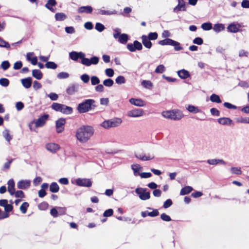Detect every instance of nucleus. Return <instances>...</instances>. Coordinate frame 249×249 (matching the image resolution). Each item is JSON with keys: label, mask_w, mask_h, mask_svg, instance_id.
<instances>
[{"label": "nucleus", "mask_w": 249, "mask_h": 249, "mask_svg": "<svg viewBox=\"0 0 249 249\" xmlns=\"http://www.w3.org/2000/svg\"><path fill=\"white\" fill-rule=\"evenodd\" d=\"M122 122V120L121 118L114 117L105 120L100 125L105 129H109L119 126Z\"/></svg>", "instance_id": "6"}, {"label": "nucleus", "mask_w": 249, "mask_h": 249, "mask_svg": "<svg viewBox=\"0 0 249 249\" xmlns=\"http://www.w3.org/2000/svg\"><path fill=\"white\" fill-rule=\"evenodd\" d=\"M113 36L115 39H117L118 41L123 44H125L129 39V36L125 33H121V30L119 28L113 29Z\"/></svg>", "instance_id": "5"}, {"label": "nucleus", "mask_w": 249, "mask_h": 249, "mask_svg": "<svg viewBox=\"0 0 249 249\" xmlns=\"http://www.w3.org/2000/svg\"><path fill=\"white\" fill-rule=\"evenodd\" d=\"M20 82L22 86L26 89H30L32 86L33 78L29 76L20 79Z\"/></svg>", "instance_id": "21"}, {"label": "nucleus", "mask_w": 249, "mask_h": 249, "mask_svg": "<svg viewBox=\"0 0 249 249\" xmlns=\"http://www.w3.org/2000/svg\"><path fill=\"white\" fill-rule=\"evenodd\" d=\"M7 190L11 196H13L16 193L15 182L13 178L10 179L7 182Z\"/></svg>", "instance_id": "22"}, {"label": "nucleus", "mask_w": 249, "mask_h": 249, "mask_svg": "<svg viewBox=\"0 0 249 249\" xmlns=\"http://www.w3.org/2000/svg\"><path fill=\"white\" fill-rule=\"evenodd\" d=\"M141 38L142 40V45H143L144 47L147 49H150L151 48L152 46V43L149 38H148L146 36V35H143L141 36Z\"/></svg>", "instance_id": "25"}, {"label": "nucleus", "mask_w": 249, "mask_h": 249, "mask_svg": "<svg viewBox=\"0 0 249 249\" xmlns=\"http://www.w3.org/2000/svg\"><path fill=\"white\" fill-rule=\"evenodd\" d=\"M241 27L240 23L233 22L230 23L227 27V31L229 33H236L241 31L239 29Z\"/></svg>", "instance_id": "14"}, {"label": "nucleus", "mask_w": 249, "mask_h": 249, "mask_svg": "<svg viewBox=\"0 0 249 249\" xmlns=\"http://www.w3.org/2000/svg\"><path fill=\"white\" fill-rule=\"evenodd\" d=\"M59 189V186L56 182H53L50 185L49 191L52 193H57Z\"/></svg>", "instance_id": "36"}, {"label": "nucleus", "mask_w": 249, "mask_h": 249, "mask_svg": "<svg viewBox=\"0 0 249 249\" xmlns=\"http://www.w3.org/2000/svg\"><path fill=\"white\" fill-rule=\"evenodd\" d=\"M129 102L131 105L139 107H143L146 105L145 102L141 98H131L129 99Z\"/></svg>", "instance_id": "19"}, {"label": "nucleus", "mask_w": 249, "mask_h": 249, "mask_svg": "<svg viewBox=\"0 0 249 249\" xmlns=\"http://www.w3.org/2000/svg\"><path fill=\"white\" fill-rule=\"evenodd\" d=\"M54 18L56 21H62L65 20L67 16L64 13L58 12L55 14Z\"/></svg>", "instance_id": "35"}, {"label": "nucleus", "mask_w": 249, "mask_h": 249, "mask_svg": "<svg viewBox=\"0 0 249 249\" xmlns=\"http://www.w3.org/2000/svg\"><path fill=\"white\" fill-rule=\"evenodd\" d=\"M146 36L150 40H155L158 37V34L156 32H150L146 35Z\"/></svg>", "instance_id": "52"}, {"label": "nucleus", "mask_w": 249, "mask_h": 249, "mask_svg": "<svg viewBox=\"0 0 249 249\" xmlns=\"http://www.w3.org/2000/svg\"><path fill=\"white\" fill-rule=\"evenodd\" d=\"M186 109L189 112L194 114L202 112L198 107L191 104L188 105L186 107Z\"/></svg>", "instance_id": "28"}, {"label": "nucleus", "mask_w": 249, "mask_h": 249, "mask_svg": "<svg viewBox=\"0 0 249 249\" xmlns=\"http://www.w3.org/2000/svg\"><path fill=\"white\" fill-rule=\"evenodd\" d=\"M76 85L75 84H71L66 89V92L69 95H72L75 92L77 91L76 89Z\"/></svg>", "instance_id": "38"}, {"label": "nucleus", "mask_w": 249, "mask_h": 249, "mask_svg": "<svg viewBox=\"0 0 249 249\" xmlns=\"http://www.w3.org/2000/svg\"><path fill=\"white\" fill-rule=\"evenodd\" d=\"M49 206V204L47 202L43 201L38 204V208L40 210L45 211L47 209Z\"/></svg>", "instance_id": "59"}, {"label": "nucleus", "mask_w": 249, "mask_h": 249, "mask_svg": "<svg viewBox=\"0 0 249 249\" xmlns=\"http://www.w3.org/2000/svg\"><path fill=\"white\" fill-rule=\"evenodd\" d=\"M49 115L47 113H44L42 115L40 116L36 120H33L35 123V128L41 127L43 126L47 120L49 118Z\"/></svg>", "instance_id": "10"}, {"label": "nucleus", "mask_w": 249, "mask_h": 249, "mask_svg": "<svg viewBox=\"0 0 249 249\" xmlns=\"http://www.w3.org/2000/svg\"><path fill=\"white\" fill-rule=\"evenodd\" d=\"M0 47L5 48L7 49H11L10 45L9 42L4 40L1 37H0Z\"/></svg>", "instance_id": "46"}, {"label": "nucleus", "mask_w": 249, "mask_h": 249, "mask_svg": "<svg viewBox=\"0 0 249 249\" xmlns=\"http://www.w3.org/2000/svg\"><path fill=\"white\" fill-rule=\"evenodd\" d=\"M14 195L16 198H23L25 197L24 193L22 190L16 191V193H15Z\"/></svg>", "instance_id": "63"}, {"label": "nucleus", "mask_w": 249, "mask_h": 249, "mask_svg": "<svg viewBox=\"0 0 249 249\" xmlns=\"http://www.w3.org/2000/svg\"><path fill=\"white\" fill-rule=\"evenodd\" d=\"M131 168L133 171L135 176H140L141 173L140 172L142 169V167L139 164L136 163L131 165Z\"/></svg>", "instance_id": "29"}, {"label": "nucleus", "mask_w": 249, "mask_h": 249, "mask_svg": "<svg viewBox=\"0 0 249 249\" xmlns=\"http://www.w3.org/2000/svg\"><path fill=\"white\" fill-rule=\"evenodd\" d=\"M114 83V81L110 78L106 79L103 81V85L107 87H112Z\"/></svg>", "instance_id": "49"}, {"label": "nucleus", "mask_w": 249, "mask_h": 249, "mask_svg": "<svg viewBox=\"0 0 249 249\" xmlns=\"http://www.w3.org/2000/svg\"><path fill=\"white\" fill-rule=\"evenodd\" d=\"M207 162L210 165H216L217 164H226V162L223 159H209L207 160Z\"/></svg>", "instance_id": "33"}, {"label": "nucleus", "mask_w": 249, "mask_h": 249, "mask_svg": "<svg viewBox=\"0 0 249 249\" xmlns=\"http://www.w3.org/2000/svg\"><path fill=\"white\" fill-rule=\"evenodd\" d=\"M213 29L215 32L219 33L225 30V26L224 24L217 23L214 24Z\"/></svg>", "instance_id": "34"}, {"label": "nucleus", "mask_w": 249, "mask_h": 249, "mask_svg": "<svg viewBox=\"0 0 249 249\" xmlns=\"http://www.w3.org/2000/svg\"><path fill=\"white\" fill-rule=\"evenodd\" d=\"M62 106H63L62 104H60V103H56V102H53L52 104L51 107L52 108V109L55 110V111L61 112V109H62Z\"/></svg>", "instance_id": "40"}, {"label": "nucleus", "mask_w": 249, "mask_h": 249, "mask_svg": "<svg viewBox=\"0 0 249 249\" xmlns=\"http://www.w3.org/2000/svg\"><path fill=\"white\" fill-rule=\"evenodd\" d=\"M71 183L78 186L90 188L92 186L93 181L90 178H78L74 181L71 180Z\"/></svg>", "instance_id": "7"}, {"label": "nucleus", "mask_w": 249, "mask_h": 249, "mask_svg": "<svg viewBox=\"0 0 249 249\" xmlns=\"http://www.w3.org/2000/svg\"><path fill=\"white\" fill-rule=\"evenodd\" d=\"M171 34L168 30H164L162 33V37L164 39L159 41L158 44L161 46L170 45L174 47L176 51H180L183 49L180 43L175 40L169 38Z\"/></svg>", "instance_id": "2"}, {"label": "nucleus", "mask_w": 249, "mask_h": 249, "mask_svg": "<svg viewBox=\"0 0 249 249\" xmlns=\"http://www.w3.org/2000/svg\"><path fill=\"white\" fill-rule=\"evenodd\" d=\"M29 204L27 202H23L19 207V210L23 214L26 213Z\"/></svg>", "instance_id": "48"}, {"label": "nucleus", "mask_w": 249, "mask_h": 249, "mask_svg": "<svg viewBox=\"0 0 249 249\" xmlns=\"http://www.w3.org/2000/svg\"><path fill=\"white\" fill-rule=\"evenodd\" d=\"M232 174L239 175L242 174V171L240 167H232L230 169Z\"/></svg>", "instance_id": "61"}, {"label": "nucleus", "mask_w": 249, "mask_h": 249, "mask_svg": "<svg viewBox=\"0 0 249 249\" xmlns=\"http://www.w3.org/2000/svg\"><path fill=\"white\" fill-rule=\"evenodd\" d=\"M66 123V119L64 118H60L55 121V127L58 133H60L64 130V126Z\"/></svg>", "instance_id": "17"}, {"label": "nucleus", "mask_w": 249, "mask_h": 249, "mask_svg": "<svg viewBox=\"0 0 249 249\" xmlns=\"http://www.w3.org/2000/svg\"><path fill=\"white\" fill-rule=\"evenodd\" d=\"M45 67L47 69L55 70L56 69L58 65L56 63L53 61H48L45 64Z\"/></svg>", "instance_id": "44"}, {"label": "nucleus", "mask_w": 249, "mask_h": 249, "mask_svg": "<svg viewBox=\"0 0 249 249\" xmlns=\"http://www.w3.org/2000/svg\"><path fill=\"white\" fill-rule=\"evenodd\" d=\"M1 69L4 71L8 70L10 67V63L8 60L3 61L0 64Z\"/></svg>", "instance_id": "51"}, {"label": "nucleus", "mask_w": 249, "mask_h": 249, "mask_svg": "<svg viewBox=\"0 0 249 249\" xmlns=\"http://www.w3.org/2000/svg\"><path fill=\"white\" fill-rule=\"evenodd\" d=\"M126 48L130 52H136L142 50L143 46L140 42L135 40L133 43H127Z\"/></svg>", "instance_id": "9"}, {"label": "nucleus", "mask_w": 249, "mask_h": 249, "mask_svg": "<svg viewBox=\"0 0 249 249\" xmlns=\"http://www.w3.org/2000/svg\"><path fill=\"white\" fill-rule=\"evenodd\" d=\"M2 135L8 142H9L12 139V136L10 135L9 130L7 129H4L2 132Z\"/></svg>", "instance_id": "43"}, {"label": "nucleus", "mask_w": 249, "mask_h": 249, "mask_svg": "<svg viewBox=\"0 0 249 249\" xmlns=\"http://www.w3.org/2000/svg\"><path fill=\"white\" fill-rule=\"evenodd\" d=\"M115 82L118 85H122L124 84L126 82V79L125 77L123 75H119L115 79Z\"/></svg>", "instance_id": "50"}, {"label": "nucleus", "mask_w": 249, "mask_h": 249, "mask_svg": "<svg viewBox=\"0 0 249 249\" xmlns=\"http://www.w3.org/2000/svg\"><path fill=\"white\" fill-rule=\"evenodd\" d=\"M32 76L37 80H41L43 76V74L40 70L34 69L32 71Z\"/></svg>", "instance_id": "30"}, {"label": "nucleus", "mask_w": 249, "mask_h": 249, "mask_svg": "<svg viewBox=\"0 0 249 249\" xmlns=\"http://www.w3.org/2000/svg\"><path fill=\"white\" fill-rule=\"evenodd\" d=\"M217 122L220 124L223 125L231 126L233 125V121L229 117H221L217 119Z\"/></svg>", "instance_id": "20"}, {"label": "nucleus", "mask_w": 249, "mask_h": 249, "mask_svg": "<svg viewBox=\"0 0 249 249\" xmlns=\"http://www.w3.org/2000/svg\"><path fill=\"white\" fill-rule=\"evenodd\" d=\"M194 190L193 188L190 186H185L182 188L180 191L179 195L180 196H185L190 193L192 191Z\"/></svg>", "instance_id": "32"}, {"label": "nucleus", "mask_w": 249, "mask_h": 249, "mask_svg": "<svg viewBox=\"0 0 249 249\" xmlns=\"http://www.w3.org/2000/svg\"><path fill=\"white\" fill-rule=\"evenodd\" d=\"M4 211L0 215V220L9 217L10 216L9 213H13L14 207L13 205L8 203L4 208Z\"/></svg>", "instance_id": "15"}, {"label": "nucleus", "mask_w": 249, "mask_h": 249, "mask_svg": "<svg viewBox=\"0 0 249 249\" xmlns=\"http://www.w3.org/2000/svg\"><path fill=\"white\" fill-rule=\"evenodd\" d=\"M161 114L164 118L174 121L180 120L184 117L182 112L178 109L163 111Z\"/></svg>", "instance_id": "4"}, {"label": "nucleus", "mask_w": 249, "mask_h": 249, "mask_svg": "<svg viewBox=\"0 0 249 249\" xmlns=\"http://www.w3.org/2000/svg\"><path fill=\"white\" fill-rule=\"evenodd\" d=\"M177 74L178 77L181 79H186L187 78L191 77L190 72L184 69L178 71H177Z\"/></svg>", "instance_id": "27"}, {"label": "nucleus", "mask_w": 249, "mask_h": 249, "mask_svg": "<svg viewBox=\"0 0 249 249\" xmlns=\"http://www.w3.org/2000/svg\"><path fill=\"white\" fill-rule=\"evenodd\" d=\"M193 43L197 45H201L203 44V39L201 37H196L193 40Z\"/></svg>", "instance_id": "64"}, {"label": "nucleus", "mask_w": 249, "mask_h": 249, "mask_svg": "<svg viewBox=\"0 0 249 249\" xmlns=\"http://www.w3.org/2000/svg\"><path fill=\"white\" fill-rule=\"evenodd\" d=\"M93 8L90 5L82 6L77 9V12L79 13L91 14Z\"/></svg>", "instance_id": "26"}, {"label": "nucleus", "mask_w": 249, "mask_h": 249, "mask_svg": "<svg viewBox=\"0 0 249 249\" xmlns=\"http://www.w3.org/2000/svg\"><path fill=\"white\" fill-rule=\"evenodd\" d=\"M210 101L213 103L220 104L222 103V100L218 94L213 93L210 97Z\"/></svg>", "instance_id": "37"}, {"label": "nucleus", "mask_w": 249, "mask_h": 249, "mask_svg": "<svg viewBox=\"0 0 249 249\" xmlns=\"http://www.w3.org/2000/svg\"><path fill=\"white\" fill-rule=\"evenodd\" d=\"M10 84V81L8 79L6 78H0V85L3 87H7Z\"/></svg>", "instance_id": "56"}, {"label": "nucleus", "mask_w": 249, "mask_h": 249, "mask_svg": "<svg viewBox=\"0 0 249 249\" xmlns=\"http://www.w3.org/2000/svg\"><path fill=\"white\" fill-rule=\"evenodd\" d=\"M178 4L173 8V12L178 13L180 11H186L188 3L184 0H178Z\"/></svg>", "instance_id": "13"}, {"label": "nucleus", "mask_w": 249, "mask_h": 249, "mask_svg": "<svg viewBox=\"0 0 249 249\" xmlns=\"http://www.w3.org/2000/svg\"><path fill=\"white\" fill-rule=\"evenodd\" d=\"M201 28L204 31H209L213 29V24L210 22H206L202 23L201 25Z\"/></svg>", "instance_id": "42"}, {"label": "nucleus", "mask_w": 249, "mask_h": 249, "mask_svg": "<svg viewBox=\"0 0 249 249\" xmlns=\"http://www.w3.org/2000/svg\"><path fill=\"white\" fill-rule=\"evenodd\" d=\"M58 206L53 207L50 210V214L54 218L59 216Z\"/></svg>", "instance_id": "47"}, {"label": "nucleus", "mask_w": 249, "mask_h": 249, "mask_svg": "<svg viewBox=\"0 0 249 249\" xmlns=\"http://www.w3.org/2000/svg\"><path fill=\"white\" fill-rule=\"evenodd\" d=\"M61 112L64 114L70 115L73 112V108L66 105L63 104Z\"/></svg>", "instance_id": "31"}, {"label": "nucleus", "mask_w": 249, "mask_h": 249, "mask_svg": "<svg viewBox=\"0 0 249 249\" xmlns=\"http://www.w3.org/2000/svg\"><path fill=\"white\" fill-rule=\"evenodd\" d=\"M95 103L96 101L93 99H85L78 104L76 109L80 114L88 112L94 110L97 107Z\"/></svg>", "instance_id": "3"}, {"label": "nucleus", "mask_w": 249, "mask_h": 249, "mask_svg": "<svg viewBox=\"0 0 249 249\" xmlns=\"http://www.w3.org/2000/svg\"><path fill=\"white\" fill-rule=\"evenodd\" d=\"M95 29L99 32H102L105 29V26L104 24L100 22H96L95 26Z\"/></svg>", "instance_id": "53"}, {"label": "nucleus", "mask_w": 249, "mask_h": 249, "mask_svg": "<svg viewBox=\"0 0 249 249\" xmlns=\"http://www.w3.org/2000/svg\"><path fill=\"white\" fill-rule=\"evenodd\" d=\"M34 53L33 52L28 53H27V55H26V59L28 61H30L31 63L33 65H36L38 62L37 57L35 56L32 59H31L29 56V55H34Z\"/></svg>", "instance_id": "39"}, {"label": "nucleus", "mask_w": 249, "mask_h": 249, "mask_svg": "<svg viewBox=\"0 0 249 249\" xmlns=\"http://www.w3.org/2000/svg\"><path fill=\"white\" fill-rule=\"evenodd\" d=\"M135 192L142 200H146L150 198V192L147 191L146 188L137 187Z\"/></svg>", "instance_id": "8"}, {"label": "nucleus", "mask_w": 249, "mask_h": 249, "mask_svg": "<svg viewBox=\"0 0 249 249\" xmlns=\"http://www.w3.org/2000/svg\"><path fill=\"white\" fill-rule=\"evenodd\" d=\"M173 205V201L171 199L168 198L166 199L164 202L163 204V208L164 209H167L171 207Z\"/></svg>", "instance_id": "62"}, {"label": "nucleus", "mask_w": 249, "mask_h": 249, "mask_svg": "<svg viewBox=\"0 0 249 249\" xmlns=\"http://www.w3.org/2000/svg\"><path fill=\"white\" fill-rule=\"evenodd\" d=\"M57 4L56 0H47L45 7L52 12L54 13L56 11V8H53Z\"/></svg>", "instance_id": "24"}, {"label": "nucleus", "mask_w": 249, "mask_h": 249, "mask_svg": "<svg viewBox=\"0 0 249 249\" xmlns=\"http://www.w3.org/2000/svg\"><path fill=\"white\" fill-rule=\"evenodd\" d=\"M46 149L52 153H55L60 148V146L54 143H49L46 144Z\"/></svg>", "instance_id": "23"}, {"label": "nucleus", "mask_w": 249, "mask_h": 249, "mask_svg": "<svg viewBox=\"0 0 249 249\" xmlns=\"http://www.w3.org/2000/svg\"><path fill=\"white\" fill-rule=\"evenodd\" d=\"M141 85L145 89H151L153 86V83L150 80H143L141 82Z\"/></svg>", "instance_id": "41"}, {"label": "nucleus", "mask_w": 249, "mask_h": 249, "mask_svg": "<svg viewBox=\"0 0 249 249\" xmlns=\"http://www.w3.org/2000/svg\"><path fill=\"white\" fill-rule=\"evenodd\" d=\"M113 210L111 208L105 210L103 214V216L105 217L111 216L113 214Z\"/></svg>", "instance_id": "60"}, {"label": "nucleus", "mask_w": 249, "mask_h": 249, "mask_svg": "<svg viewBox=\"0 0 249 249\" xmlns=\"http://www.w3.org/2000/svg\"><path fill=\"white\" fill-rule=\"evenodd\" d=\"M91 84L93 86L97 85L100 82V79L97 76L93 75L91 76Z\"/></svg>", "instance_id": "55"}, {"label": "nucleus", "mask_w": 249, "mask_h": 249, "mask_svg": "<svg viewBox=\"0 0 249 249\" xmlns=\"http://www.w3.org/2000/svg\"><path fill=\"white\" fill-rule=\"evenodd\" d=\"M144 114L142 108H135L127 112V115L130 117L137 118L142 116Z\"/></svg>", "instance_id": "16"}, {"label": "nucleus", "mask_w": 249, "mask_h": 249, "mask_svg": "<svg viewBox=\"0 0 249 249\" xmlns=\"http://www.w3.org/2000/svg\"><path fill=\"white\" fill-rule=\"evenodd\" d=\"M69 56L70 59L77 62L78 59H81V61L84 60L85 58L86 54L82 52L72 51L69 53Z\"/></svg>", "instance_id": "11"}, {"label": "nucleus", "mask_w": 249, "mask_h": 249, "mask_svg": "<svg viewBox=\"0 0 249 249\" xmlns=\"http://www.w3.org/2000/svg\"><path fill=\"white\" fill-rule=\"evenodd\" d=\"M160 219L165 222H169L172 220L171 217L165 213H162L160 216Z\"/></svg>", "instance_id": "58"}, {"label": "nucleus", "mask_w": 249, "mask_h": 249, "mask_svg": "<svg viewBox=\"0 0 249 249\" xmlns=\"http://www.w3.org/2000/svg\"><path fill=\"white\" fill-rule=\"evenodd\" d=\"M31 184L29 179H21L17 183V187L19 189L27 190L31 186Z\"/></svg>", "instance_id": "18"}, {"label": "nucleus", "mask_w": 249, "mask_h": 249, "mask_svg": "<svg viewBox=\"0 0 249 249\" xmlns=\"http://www.w3.org/2000/svg\"><path fill=\"white\" fill-rule=\"evenodd\" d=\"M70 76V74L67 72L62 71L58 73L57 75V78L59 79H64L68 78Z\"/></svg>", "instance_id": "57"}, {"label": "nucleus", "mask_w": 249, "mask_h": 249, "mask_svg": "<svg viewBox=\"0 0 249 249\" xmlns=\"http://www.w3.org/2000/svg\"><path fill=\"white\" fill-rule=\"evenodd\" d=\"M94 133V129L92 126L83 125L77 129L75 136L80 142L85 143L89 140Z\"/></svg>", "instance_id": "1"}, {"label": "nucleus", "mask_w": 249, "mask_h": 249, "mask_svg": "<svg viewBox=\"0 0 249 249\" xmlns=\"http://www.w3.org/2000/svg\"><path fill=\"white\" fill-rule=\"evenodd\" d=\"M147 209L152 210L151 212H149V216L151 217H155L159 215V210L157 209H154L151 207H147Z\"/></svg>", "instance_id": "45"}, {"label": "nucleus", "mask_w": 249, "mask_h": 249, "mask_svg": "<svg viewBox=\"0 0 249 249\" xmlns=\"http://www.w3.org/2000/svg\"><path fill=\"white\" fill-rule=\"evenodd\" d=\"M165 71V67L163 64L158 65L155 70V72L156 73H162Z\"/></svg>", "instance_id": "54"}, {"label": "nucleus", "mask_w": 249, "mask_h": 249, "mask_svg": "<svg viewBox=\"0 0 249 249\" xmlns=\"http://www.w3.org/2000/svg\"><path fill=\"white\" fill-rule=\"evenodd\" d=\"M99 60L100 58L98 56L92 55L90 58H86L85 57L84 60L80 61V63L86 66L89 67L91 65L98 64L99 62Z\"/></svg>", "instance_id": "12"}]
</instances>
